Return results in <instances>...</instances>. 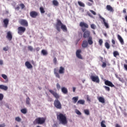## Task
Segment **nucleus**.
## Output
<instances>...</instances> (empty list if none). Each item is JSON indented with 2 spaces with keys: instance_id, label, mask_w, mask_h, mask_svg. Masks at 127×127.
<instances>
[{
  "instance_id": "obj_1",
  "label": "nucleus",
  "mask_w": 127,
  "mask_h": 127,
  "mask_svg": "<svg viewBox=\"0 0 127 127\" xmlns=\"http://www.w3.org/2000/svg\"><path fill=\"white\" fill-rule=\"evenodd\" d=\"M49 91L56 99L54 102V105L55 108H56V109H58L59 110H61V109H62V105L61 104L60 101L58 100L59 99H60V95H59L57 92L53 90L50 89Z\"/></svg>"
},
{
  "instance_id": "obj_2",
  "label": "nucleus",
  "mask_w": 127,
  "mask_h": 127,
  "mask_svg": "<svg viewBox=\"0 0 127 127\" xmlns=\"http://www.w3.org/2000/svg\"><path fill=\"white\" fill-rule=\"evenodd\" d=\"M57 120L59 121L60 124L62 125H67L68 124V121L67 120V117H66V115H64L62 113H60L59 115H57Z\"/></svg>"
},
{
  "instance_id": "obj_3",
  "label": "nucleus",
  "mask_w": 127,
  "mask_h": 127,
  "mask_svg": "<svg viewBox=\"0 0 127 127\" xmlns=\"http://www.w3.org/2000/svg\"><path fill=\"white\" fill-rule=\"evenodd\" d=\"M46 121V118L45 117H38L34 121L33 125H43Z\"/></svg>"
},
{
  "instance_id": "obj_4",
  "label": "nucleus",
  "mask_w": 127,
  "mask_h": 127,
  "mask_svg": "<svg viewBox=\"0 0 127 127\" xmlns=\"http://www.w3.org/2000/svg\"><path fill=\"white\" fill-rule=\"evenodd\" d=\"M79 26L81 27L82 32H85L86 28H89V25L84 22H80L79 23Z\"/></svg>"
},
{
  "instance_id": "obj_5",
  "label": "nucleus",
  "mask_w": 127,
  "mask_h": 127,
  "mask_svg": "<svg viewBox=\"0 0 127 127\" xmlns=\"http://www.w3.org/2000/svg\"><path fill=\"white\" fill-rule=\"evenodd\" d=\"M17 30H18V32H17L18 34L19 35H22L23 33L25 32V31L26 30V28H25V27H24L20 26L18 27Z\"/></svg>"
},
{
  "instance_id": "obj_6",
  "label": "nucleus",
  "mask_w": 127,
  "mask_h": 127,
  "mask_svg": "<svg viewBox=\"0 0 127 127\" xmlns=\"http://www.w3.org/2000/svg\"><path fill=\"white\" fill-rule=\"evenodd\" d=\"M90 79L92 82H95V83H100V79L99 76L97 75H91L90 76Z\"/></svg>"
},
{
  "instance_id": "obj_7",
  "label": "nucleus",
  "mask_w": 127,
  "mask_h": 127,
  "mask_svg": "<svg viewBox=\"0 0 127 127\" xmlns=\"http://www.w3.org/2000/svg\"><path fill=\"white\" fill-rule=\"evenodd\" d=\"M19 23L21 24V25H22V26H25L26 27H27V26H28V22H27V20L25 19H20L19 21Z\"/></svg>"
},
{
  "instance_id": "obj_8",
  "label": "nucleus",
  "mask_w": 127,
  "mask_h": 127,
  "mask_svg": "<svg viewBox=\"0 0 127 127\" xmlns=\"http://www.w3.org/2000/svg\"><path fill=\"white\" fill-rule=\"evenodd\" d=\"M57 23L56 25V29L57 30H58V31H60L61 30V29H60V26H62L63 23H62V22H61V20L59 19H57Z\"/></svg>"
},
{
  "instance_id": "obj_9",
  "label": "nucleus",
  "mask_w": 127,
  "mask_h": 127,
  "mask_svg": "<svg viewBox=\"0 0 127 127\" xmlns=\"http://www.w3.org/2000/svg\"><path fill=\"white\" fill-rule=\"evenodd\" d=\"M99 17L100 19H102V20L103 21V24H104V26L106 28H109L110 26H109V23H108L107 22H106V19L105 18L102 17L101 15H99Z\"/></svg>"
},
{
  "instance_id": "obj_10",
  "label": "nucleus",
  "mask_w": 127,
  "mask_h": 127,
  "mask_svg": "<svg viewBox=\"0 0 127 127\" xmlns=\"http://www.w3.org/2000/svg\"><path fill=\"white\" fill-rule=\"evenodd\" d=\"M38 15H39V14L35 11L30 12V16H31L32 18H36Z\"/></svg>"
},
{
  "instance_id": "obj_11",
  "label": "nucleus",
  "mask_w": 127,
  "mask_h": 127,
  "mask_svg": "<svg viewBox=\"0 0 127 127\" xmlns=\"http://www.w3.org/2000/svg\"><path fill=\"white\" fill-rule=\"evenodd\" d=\"M83 32H84V34H83L84 38H89V37H91L90 36V34H91V32H90V31L85 30V31Z\"/></svg>"
},
{
  "instance_id": "obj_12",
  "label": "nucleus",
  "mask_w": 127,
  "mask_h": 127,
  "mask_svg": "<svg viewBox=\"0 0 127 127\" xmlns=\"http://www.w3.org/2000/svg\"><path fill=\"white\" fill-rule=\"evenodd\" d=\"M104 83L105 85H106V86H109V87H111L112 88H113V87H114V88H116V86H115V85H114L113 84V82H111L110 81L105 80Z\"/></svg>"
},
{
  "instance_id": "obj_13",
  "label": "nucleus",
  "mask_w": 127,
  "mask_h": 127,
  "mask_svg": "<svg viewBox=\"0 0 127 127\" xmlns=\"http://www.w3.org/2000/svg\"><path fill=\"white\" fill-rule=\"evenodd\" d=\"M81 53L82 51L81 50H77L76 52V56L79 59H83V58H82V55H81Z\"/></svg>"
},
{
  "instance_id": "obj_14",
  "label": "nucleus",
  "mask_w": 127,
  "mask_h": 127,
  "mask_svg": "<svg viewBox=\"0 0 127 127\" xmlns=\"http://www.w3.org/2000/svg\"><path fill=\"white\" fill-rule=\"evenodd\" d=\"M3 22L4 23L3 27H5V28H7V25H8V22H9L8 19H4Z\"/></svg>"
},
{
  "instance_id": "obj_15",
  "label": "nucleus",
  "mask_w": 127,
  "mask_h": 127,
  "mask_svg": "<svg viewBox=\"0 0 127 127\" xmlns=\"http://www.w3.org/2000/svg\"><path fill=\"white\" fill-rule=\"evenodd\" d=\"M117 37L118 39L119 40L122 45H124V44H125V42H124V39H123L122 36H121V35H118Z\"/></svg>"
},
{
  "instance_id": "obj_16",
  "label": "nucleus",
  "mask_w": 127,
  "mask_h": 127,
  "mask_svg": "<svg viewBox=\"0 0 127 127\" xmlns=\"http://www.w3.org/2000/svg\"><path fill=\"white\" fill-rule=\"evenodd\" d=\"M6 38H7V39H8V40L10 41L11 40V39H12V35L11 34V32H10V31L7 33Z\"/></svg>"
},
{
  "instance_id": "obj_17",
  "label": "nucleus",
  "mask_w": 127,
  "mask_h": 127,
  "mask_svg": "<svg viewBox=\"0 0 127 127\" xmlns=\"http://www.w3.org/2000/svg\"><path fill=\"white\" fill-rule=\"evenodd\" d=\"M106 9L108 10V11H110L111 12H114V8L110 5H107L106 6Z\"/></svg>"
},
{
  "instance_id": "obj_18",
  "label": "nucleus",
  "mask_w": 127,
  "mask_h": 127,
  "mask_svg": "<svg viewBox=\"0 0 127 127\" xmlns=\"http://www.w3.org/2000/svg\"><path fill=\"white\" fill-rule=\"evenodd\" d=\"M59 74H64L65 73V68L63 66H61L59 70Z\"/></svg>"
},
{
  "instance_id": "obj_19",
  "label": "nucleus",
  "mask_w": 127,
  "mask_h": 127,
  "mask_svg": "<svg viewBox=\"0 0 127 127\" xmlns=\"http://www.w3.org/2000/svg\"><path fill=\"white\" fill-rule=\"evenodd\" d=\"M25 65L28 69H31L33 67L32 65L29 63V62H26Z\"/></svg>"
},
{
  "instance_id": "obj_20",
  "label": "nucleus",
  "mask_w": 127,
  "mask_h": 127,
  "mask_svg": "<svg viewBox=\"0 0 127 127\" xmlns=\"http://www.w3.org/2000/svg\"><path fill=\"white\" fill-rule=\"evenodd\" d=\"M57 71H58L57 68H55L54 70V73L56 77H57V78L60 79V75H59V73L57 72Z\"/></svg>"
},
{
  "instance_id": "obj_21",
  "label": "nucleus",
  "mask_w": 127,
  "mask_h": 127,
  "mask_svg": "<svg viewBox=\"0 0 127 127\" xmlns=\"http://www.w3.org/2000/svg\"><path fill=\"white\" fill-rule=\"evenodd\" d=\"M61 28L64 32L68 31V30L67 29V27H66V25H65L63 24L61 26Z\"/></svg>"
},
{
  "instance_id": "obj_22",
  "label": "nucleus",
  "mask_w": 127,
  "mask_h": 127,
  "mask_svg": "<svg viewBox=\"0 0 127 127\" xmlns=\"http://www.w3.org/2000/svg\"><path fill=\"white\" fill-rule=\"evenodd\" d=\"M62 92L63 94H68V89H67L65 87H62Z\"/></svg>"
},
{
  "instance_id": "obj_23",
  "label": "nucleus",
  "mask_w": 127,
  "mask_h": 127,
  "mask_svg": "<svg viewBox=\"0 0 127 127\" xmlns=\"http://www.w3.org/2000/svg\"><path fill=\"white\" fill-rule=\"evenodd\" d=\"M0 89H1V90H4V91H7V89H8V87H7V86H6L3 85L2 84H0Z\"/></svg>"
},
{
  "instance_id": "obj_24",
  "label": "nucleus",
  "mask_w": 127,
  "mask_h": 127,
  "mask_svg": "<svg viewBox=\"0 0 127 127\" xmlns=\"http://www.w3.org/2000/svg\"><path fill=\"white\" fill-rule=\"evenodd\" d=\"M87 46H88V42L86 40L83 41L82 44V47H83V48H86V47H87Z\"/></svg>"
},
{
  "instance_id": "obj_25",
  "label": "nucleus",
  "mask_w": 127,
  "mask_h": 127,
  "mask_svg": "<svg viewBox=\"0 0 127 127\" xmlns=\"http://www.w3.org/2000/svg\"><path fill=\"white\" fill-rule=\"evenodd\" d=\"M98 101L99 102H100V103H102V104H105V98H104V97H99Z\"/></svg>"
},
{
  "instance_id": "obj_26",
  "label": "nucleus",
  "mask_w": 127,
  "mask_h": 127,
  "mask_svg": "<svg viewBox=\"0 0 127 127\" xmlns=\"http://www.w3.org/2000/svg\"><path fill=\"white\" fill-rule=\"evenodd\" d=\"M77 105H85V100H79L77 102Z\"/></svg>"
},
{
  "instance_id": "obj_27",
  "label": "nucleus",
  "mask_w": 127,
  "mask_h": 127,
  "mask_svg": "<svg viewBox=\"0 0 127 127\" xmlns=\"http://www.w3.org/2000/svg\"><path fill=\"white\" fill-rule=\"evenodd\" d=\"M52 2L53 4L54 5H55V6H58V5H59V2H58V1H57V0H53Z\"/></svg>"
},
{
  "instance_id": "obj_28",
  "label": "nucleus",
  "mask_w": 127,
  "mask_h": 127,
  "mask_svg": "<svg viewBox=\"0 0 127 127\" xmlns=\"http://www.w3.org/2000/svg\"><path fill=\"white\" fill-rule=\"evenodd\" d=\"M92 39H93L92 37H89V38H88V42L89 45H92V44L93 43V40H92Z\"/></svg>"
},
{
  "instance_id": "obj_29",
  "label": "nucleus",
  "mask_w": 127,
  "mask_h": 127,
  "mask_svg": "<svg viewBox=\"0 0 127 127\" xmlns=\"http://www.w3.org/2000/svg\"><path fill=\"white\" fill-rule=\"evenodd\" d=\"M79 99V97H74L72 98V101H73V103L76 104L77 102H78V99Z\"/></svg>"
},
{
  "instance_id": "obj_30",
  "label": "nucleus",
  "mask_w": 127,
  "mask_h": 127,
  "mask_svg": "<svg viewBox=\"0 0 127 127\" xmlns=\"http://www.w3.org/2000/svg\"><path fill=\"white\" fill-rule=\"evenodd\" d=\"M21 113H22V114H24V115H25V114L27 113V109L26 108L21 109Z\"/></svg>"
},
{
  "instance_id": "obj_31",
  "label": "nucleus",
  "mask_w": 127,
  "mask_h": 127,
  "mask_svg": "<svg viewBox=\"0 0 127 127\" xmlns=\"http://www.w3.org/2000/svg\"><path fill=\"white\" fill-rule=\"evenodd\" d=\"M1 77L4 79V80H6L7 82L8 81V78H7V76L4 74H1Z\"/></svg>"
},
{
  "instance_id": "obj_32",
  "label": "nucleus",
  "mask_w": 127,
  "mask_h": 127,
  "mask_svg": "<svg viewBox=\"0 0 127 127\" xmlns=\"http://www.w3.org/2000/svg\"><path fill=\"white\" fill-rule=\"evenodd\" d=\"M113 55L114 57H117V56H119V55H120V54L119 53V52L115 51L113 52Z\"/></svg>"
},
{
  "instance_id": "obj_33",
  "label": "nucleus",
  "mask_w": 127,
  "mask_h": 127,
  "mask_svg": "<svg viewBox=\"0 0 127 127\" xmlns=\"http://www.w3.org/2000/svg\"><path fill=\"white\" fill-rule=\"evenodd\" d=\"M105 124H106V121L103 120L101 123V127H107V126H106V125H105Z\"/></svg>"
},
{
  "instance_id": "obj_34",
  "label": "nucleus",
  "mask_w": 127,
  "mask_h": 127,
  "mask_svg": "<svg viewBox=\"0 0 127 127\" xmlns=\"http://www.w3.org/2000/svg\"><path fill=\"white\" fill-rule=\"evenodd\" d=\"M78 3L80 6H82V7H85V4L82 2L78 1Z\"/></svg>"
},
{
  "instance_id": "obj_35",
  "label": "nucleus",
  "mask_w": 127,
  "mask_h": 127,
  "mask_svg": "<svg viewBox=\"0 0 127 127\" xmlns=\"http://www.w3.org/2000/svg\"><path fill=\"white\" fill-rule=\"evenodd\" d=\"M84 113L85 115H87V116H89V115H90V111L88 109L84 110Z\"/></svg>"
},
{
  "instance_id": "obj_36",
  "label": "nucleus",
  "mask_w": 127,
  "mask_h": 127,
  "mask_svg": "<svg viewBox=\"0 0 127 127\" xmlns=\"http://www.w3.org/2000/svg\"><path fill=\"white\" fill-rule=\"evenodd\" d=\"M105 46L106 48H107V49H110V47H111V46H110V44H109V43L108 42H106L105 43Z\"/></svg>"
},
{
  "instance_id": "obj_37",
  "label": "nucleus",
  "mask_w": 127,
  "mask_h": 127,
  "mask_svg": "<svg viewBox=\"0 0 127 127\" xmlns=\"http://www.w3.org/2000/svg\"><path fill=\"white\" fill-rule=\"evenodd\" d=\"M40 11L41 13H45V10H44V8H43V7H40Z\"/></svg>"
},
{
  "instance_id": "obj_38",
  "label": "nucleus",
  "mask_w": 127,
  "mask_h": 127,
  "mask_svg": "<svg viewBox=\"0 0 127 127\" xmlns=\"http://www.w3.org/2000/svg\"><path fill=\"white\" fill-rule=\"evenodd\" d=\"M30 98L29 97H27L26 100V103L27 105H30Z\"/></svg>"
},
{
  "instance_id": "obj_39",
  "label": "nucleus",
  "mask_w": 127,
  "mask_h": 127,
  "mask_svg": "<svg viewBox=\"0 0 127 127\" xmlns=\"http://www.w3.org/2000/svg\"><path fill=\"white\" fill-rule=\"evenodd\" d=\"M103 88H105V90L106 91H108V92H110V91H111V89L110 88V87L109 86H103Z\"/></svg>"
},
{
  "instance_id": "obj_40",
  "label": "nucleus",
  "mask_w": 127,
  "mask_h": 127,
  "mask_svg": "<svg viewBox=\"0 0 127 127\" xmlns=\"http://www.w3.org/2000/svg\"><path fill=\"white\" fill-rule=\"evenodd\" d=\"M41 53L43 54V55H47L48 54L47 51H46V50H42Z\"/></svg>"
},
{
  "instance_id": "obj_41",
  "label": "nucleus",
  "mask_w": 127,
  "mask_h": 127,
  "mask_svg": "<svg viewBox=\"0 0 127 127\" xmlns=\"http://www.w3.org/2000/svg\"><path fill=\"white\" fill-rule=\"evenodd\" d=\"M99 44L100 46H102L103 45V40L102 39H100L99 40Z\"/></svg>"
},
{
  "instance_id": "obj_42",
  "label": "nucleus",
  "mask_w": 127,
  "mask_h": 127,
  "mask_svg": "<svg viewBox=\"0 0 127 127\" xmlns=\"http://www.w3.org/2000/svg\"><path fill=\"white\" fill-rule=\"evenodd\" d=\"M19 6L21 8V9H23V8H24L25 7V5H24V4H23V3H20L19 4Z\"/></svg>"
},
{
  "instance_id": "obj_43",
  "label": "nucleus",
  "mask_w": 127,
  "mask_h": 127,
  "mask_svg": "<svg viewBox=\"0 0 127 127\" xmlns=\"http://www.w3.org/2000/svg\"><path fill=\"white\" fill-rule=\"evenodd\" d=\"M75 113H76V114H77V115H79V116H81L82 115V114L81 113L80 111H79L78 110H75Z\"/></svg>"
},
{
  "instance_id": "obj_44",
  "label": "nucleus",
  "mask_w": 127,
  "mask_h": 127,
  "mask_svg": "<svg viewBox=\"0 0 127 127\" xmlns=\"http://www.w3.org/2000/svg\"><path fill=\"white\" fill-rule=\"evenodd\" d=\"M90 27H91V28H92V29H96V26L95 24H92L91 25H90Z\"/></svg>"
},
{
  "instance_id": "obj_45",
  "label": "nucleus",
  "mask_w": 127,
  "mask_h": 127,
  "mask_svg": "<svg viewBox=\"0 0 127 127\" xmlns=\"http://www.w3.org/2000/svg\"><path fill=\"white\" fill-rule=\"evenodd\" d=\"M112 43L113 44V45H112V47H115V44H116V41H115V40H112Z\"/></svg>"
},
{
  "instance_id": "obj_46",
  "label": "nucleus",
  "mask_w": 127,
  "mask_h": 127,
  "mask_svg": "<svg viewBox=\"0 0 127 127\" xmlns=\"http://www.w3.org/2000/svg\"><path fill=\"white\" fill-rule=\"evenodd\" d=\"M8 49H9L8 46H6L5 47H4L3 48V50L4 51H8Z\"/></svg>"
},
{
  "instance_id": "obj_47",
  "label": "nucleus",
  "mask_w": 127,
  "mask_h": 127,
  "mask_svg": "<svg viewBox=\"0 0 127 127\" xmlns=\"http://www.w3.org/2000/svg\"><path fill=\"white\" fill-rule=\"evenodd\" d=\"M57 89H58V90H60L61 89V85H60L59 83L57 84Z\"/></svg>"
},
{
  "instance_id": "obj_48",
  "label": "nucleus",
  "mask_w": 127,
  "mask_h": 127,
  "mask_svg": "<svg viewBox=\"0 0 127 127\" xmlns=\"http://www.w3.org/2000/svg\"><path fill=\"white\" fill-rule=\"evenodd\" d=\"M15 121H16V122H21V119H20V118H19V117H16Z\"/></svg>"
},
{
  "instance_id": "obj_49",
  "label": "nucleus",
  "mask_w": 127,
  "mask_h": 127,
  "mask_svg": "<svg viewBox=\"0 0 127 127\" xmlns=\"http://www.w3.org/2000/svg\"><path fill=\"white\" fill-rule=\"evenodd\" d=\"M53 62L55 65H56V64H57V59L56 58H54Z\"/></svg>"
},
{
  "instance_id": "obj_50",
  "label": "nucleus",
  "mask_w": 127,
  "mask_h": 127,
  "mask_svg": "<svg viewBox=\"0 0 127 127\" xmlns=\"http://www.w3.org/2000/svg\"><path fill=\"white\" fill-rule=\"evenodd\" d=\"M28 50H30V51H33V48L31 47V46H29L28 47Z\"/></svg>"
},
{
  "instance_id": "obj_51",
  "label": "nucleus",
  "mask_w": 127,
  "mask_h": 127,
  "mask_svg": "<svg viewBox=\"0 0 127 127\" xmlns=\"http://www.w3.org/2000/svg\"><path fill=\"white\" fill-rule=\"evenodd\" d=\"M3 99V94L0 93V101H2Z\"/></svg>"
},
{
  "instance_id": "obj_52",
  "label": "nucleus",
  "mask_w": 127,
  "mask_h": 127,
  "mask_svg": "<svg viewBox=\"0 0 127 127\" xmlns=\"http://www.w3.org/2000/svg\"><path fill=\"white\" fill-rule=\"evenodd\" d=\"M89 11L91 12V13H92V14H93V15H96V14H97V13H96V12H95V11H94V10H90Z\"/></svg>"
},
{
  "instance_id": "obj_53",
  "label": "nucleus",
  "mask_w": 127,
  "mask_h": 127,
  "mask_svg": "<svg viewBox=\"0 0 127 127\" xmlns=\"http://www.w3.org/2000/svg\"><path fill=\"white\" fill-rule=\"evenodd\" d=\"M87 101L89 103H91V99L89 97V95H87Z\"/></svg>"
},
{
  "instance_id": "obj_54",
  "label": "nucleus",
  "mask_w": 127,
  "mask_h": 127,
  "mask_svg": "<svg viewBox=\"0 0 127 127\" xmlns=\"http://www.w3.org/2000/svg\"><path fill=\"white\" fill-rule=\"evenodd\" d=\"M86 13L88 16H90V17H93V15H92V14H91L89 11H87Z\"/></svg>"
},
{
  "instance_id": "obj_55",
  "label": "nucleus",
  "mask_w": 127,
  "mask_h": 127,
  "mask_svg": "<svg viewBox=\"0 0 127 127\" xmlns=\"http://www.w3.org/2000/svg\"><path fill=\"white\" fill-rule=\"evenodd\" d=\"M118 79L120 82H122V83H124L125 82V80H124V78H122L121 77H118Z\"/></svg>"
},
{
  "instance_id": "obj_56",
  "label": "nucleus",
  "mask_w": 127,
  "mask_h": 127,
  "mask_svg": "<svg viewBox=\"0 0 127 127\" xmlns=\"http://www.w3.org/2000/svg\"><path fill=\"white\" fill-rule=\"evenodd\" d=\"M102 67L103 68H105V67H107V64L105 62H103V64H102Z\"/></svg>"
},
{
  "instance_id": "obj_57",
  "label": "nucleus",
  "mask_w": 127,
  "mask_h": 127,
  "mask_svg": "<svg viewBox=\"0 0 127 127\" xmlns=\"http://www.w3.org/2000/svg\"><path fill=\"white\" fill-rule=\"evenodd\" d=\"M48 102H52L53 101V99H52V98L49 97L48 99Z\"/></svg>"
},
{
  "instance_id": "obj_58",
  "label": "nucleus",
  "mask_w": 127,
  "mask_h": 127,
  "mask_svg": "<svg viewBox=\"0 0 127 127\" xmlns=\"http://www.w3.org/2000/svg\"><path fill=\"white\" fill-rule=\"evenodd\" d=\"M5 127V125L4 124L0 125V127Z\"/></svg>"
},
{
  "instance_id": "obj_59",
  "label": "nucleus",
  "mask_w": 127,
  "mask_h": 127,
  "mask_svg": "<svg viewBox=\"0 0 127 127\" xmlns=\"http://www.w3.org/2000/svg\"><path fill=\"white\" fill-rule=\"evenodd\" d=\"M123 12L124 13H127V9H126V8H124L123 10Z\"/></svg>"
},
{
  "instance_id": "obj_60",
  "label": "nucleus",
  "mask_w": 127,
  "mask_h": 127,
  "mask_svg": "<svg viewBox=\"0 0 127 127\" xmlns=\"http://www.w3.org/2000/svg\"><path fill=\"white\" fill-rule=\"evenodd\" d=\"M87 5H88L89 6H91V5H92V3H90V2H87Z\"/></svg>"
},
{
  "instance_id": "obj_61",
  "label": "nucleus",
  "mask_w": 127,
  "mask_h": 127,
  "mask_svg": "<svg viewBox=\"0 0 127 127\" xmlns=\"http://www.w3.org/2000/svg\"><path fill=\"white\" fill-rule=\"evenodd\" d=\"M124 68L127 71V65L126 64H124Z\"/></svg>"
},
{
  "instance_id": "obj_62",
  "label": "nucleus",
  "mask_w": 127,
  "mask_h": 127,
  "mask_svg": "<svg viewBox=\"0 0 127 127\" xmlns=\"http://www.w3.org/2000/svg\"><path fill=\"white\" fill-rule=\"evenodd\" d=\"M115 127H122L120 125L116 124L115 125Z\"/></svg>"
},
{
  "instance_id": "obj_63",
  "label": "nucleus",
  "mask_w": 127,
  "mask_h": 127,
  "mask_svg": "<svg viewBox=\"0 0 127 127\" xmlns=\"http://www.w3.org/2000/svg\"><path fill=\"white\" fill-rule=\"evenodd\" d=\"M19 8H20V7H19V6H17L15 8V9H17V10H19Z\"/></svg>"
},
{
  "instance_id": "obj_64",
  "label": "nucleus",
  "mask_w": 127,
  "mask_h": 127,
  "mask_svg": "<svg viewBox=\"0 0 127 127\" xmlns=\"http://www.w3.org/2000/svg\"><path fill=\"white\" fill-rule=\"evenodd\" d=\"M53 127H57V124H54Z\"/></svg>"
}]
</instances>
